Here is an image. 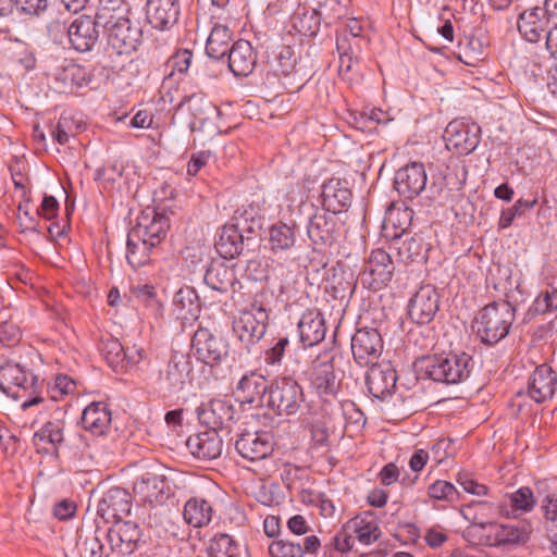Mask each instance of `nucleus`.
<instances>
[{
	"mask_svg": "<svg viewBox=\"0 0 557 557\" xmlns=\"http://www.w3.org/2000/svg\"><path fill=\"white\" fill-rule=\"evenodd\" d=\"M543 9L535 7L523 11L518 18V30L530 42H537L546 34L548 20Z\"/></svg>",
	"mask_w": 557,
	"mask_h": 557,
	"instance_id": "obj_40",
	"label": "nucleus"
},
{
	"mask_svg": "<svg viewBox=\"0 0 557 557\" xmlns=\"http://www.w3.org/2000/svg\"><path fill=\"white\" fill-rule=\"evenodd\" d=\"M75 382L65 374H60L54 380V385L51 388V397L58 399L64 395H69L75 391Z\"/></svg>",
	"mask_w": 557,
	"mask_h": 557,
	"instance_id": "obj_62",
	"label": "nucleus"
},
{
	"mask_svg": "<svg viewBox=\"0 0 557 557\" xmlns=\"http://www.w3.org/2000/svg\"><path fill=\"white\" fill-rule=\"evenodd\" d=\"M191 351L198 361L213 367L227 358L228 345L210 330L199 327L191 338Z\"/></svg>",
	"mask_w": 557,
	"mask_h": 557,
	"instance_id": "obj_9",
	"label": "nucleus"
},
{
	"mask_svg": "<svg viewBox=\"0 0 557 557\" xmlns=\"http://www.w3.org/2000/svg\"><path fill=\"white\" fill-rule=\"evenodd\" d=\"M515 320V308L508 301H493L481 309L473 329L481 343L495 345L509 334Z\"/></svg>",
	"mask_w": 557,
	"mask_h": 557,
	"instance_id": "obj_2",
	"label": "nucleus"
},
{
	"mask_svg": "<svg viewBox=\"0 0 557 557\" xmlns=\"http://www.w3.org/2000/svg\"><path fill=\"white\" fill-rule=\"evenodd\" d=\"M366 385L370 395L380 400L389 397L396 387L397 376L395 370L387 362L368 366Z\"/></svg>",
	"mask_w": 557,
	"mask_h": 557,
	"instance_id": "obj_25",
	"label": "nucleus"
},
{
	"mask_svg": "<svg viewBox=\"0 0 557 557\" xmlns=\"http://www.w3.org/2000/svg\"><path fill=\"white\" fill-rule=\"evenodd\" d=\"M305 400L302 387L290 376L275 380L269 389L265 407L274 410L278 416L295 414Z\"/></svg>",
	"mask_w": 557,
	"mask_h": 557,
	"instance_id": "obj_6",
	"label": "nucleus"
},
{
	"mask_svg": "<svg viewBox=\"0 0 557 557\" xmlns=\"http://www.w3.org/2000/svg\"><path fill=\"white\" fill-rule=\"evenodd\" d=\"M193 363L187 354L175 351L158 376V386L169 394H176L184 389L190 381Z\"/></svg>",
	"mask_w": 557,
	"mask_h": 557,
	"instance_id": "obj_11",
	"label": "nucleus"
},
{
	"mask_svg": "<svg viewBox=\"0 0 557 557\" xmlns=\"http://www.w3.org/2000/svg\"><path fill=\"white\" fill-rule=\"evenodd\" d=\"M273 436L265 431L242 430L235 440V449L245 459L258 461L273 451Z\"/></svg>",
	"mask_w": 557,
	"mask_h": 557,
	"instance_id": "obj_14",
	"label": "nucleus"
},
{
	"mask_svg": "<svg viewBox=\"0 0 557 557\" xmlns=\"http://www.w3.org/2000/svg\"><path fill=\"white\" fill-rule=\"evenodd\" d=\"M463 517L471 521L469 533L480 531L481 523H494L496 517H503L502 502L478 500L472 502L462 509Z\"/></svg>",
	"mask_w": 557,
	"mask_h": 557,
	"instance_id": "obj_32",
	"label": "nucleus"
},
{
	"mask_svg": "<svg viewBox=\"0 0 557 557\" xmlns=\"http://www.w3.org/2000/svg\"><path fill=\"white\" fill-rule=\"evenodd\" d=\"M322 208L333 213H339L347 209L351 202V191L346 182L332 178L322 185L321 190Z\"/></svg>",
	"mask_w": 557,
	"mask_h": 557,
	"instance_id": "obj_34",
	"label": "nucleus"
},
{
	"mask_svg": "<svg viewBox=\"0 0 557 557\" xmlns=\"http://www.w3.org/2000/svg\"><path fill=\"white\" fill-rule=\"evenodd\" d=\"M213 513V505L209 495L190 497L186 500L183 508L184 521L193 528H203L208 525L212 520Z\"/></svg>",
	"mask_w": 557,
	"mask_h": 557,
	"instance_id": "obj_38",
	"label": "nucleus"
},
{
	"mask_svg": "<svg viewBox=\"0 0 557 557\" xmlns=\"http://www.w3.org/2000/svg\"><path fill=\"white\" fill-rule=\"evenodd\" d=\"M440 309V295L433 285L421 286L409 299L408 314L412 322L424 325L435 318Z\"/></svg>",
	"mask_w": 557,
	"mask_h": 557,
	"instance_id": "obj_16",
	"label": "nucleus"
},
{
	"mask_svg": "<svg viewBox=\"0 0 557 557\" xmlns=\"http://www.w3.org/2000/svg\"><path fill=\"white\" fill-rule=\"evenodd\" d=\"M181 8L180 0H147L146 20L154 29L170 30L180 20Z\"/></svg>",
	"mask_w": 557,
	"mask_h": 557,
	"instance_id": "obj_21",
	"label": "nucleus"
},
{
	"mask_svg": "<svg viewBox=\"0 0 557 557\" xmlns=\"http://www.w3.org/2000/svg\"><path fill=\"white\" fill-rule=\"evenodd\" d=\"M111 411L103 401L89 404L82 413L83 428L95 436L103 435L111 424Z\"/></svg>",
	"mask_w": 557,
	"mask_h": 557,
	"instance_id": "obj_39",
	"label": "nucleus"
},
{
	"mask_svg": "<svg viewBox=\"0 0 557 557\" xmlns=\"http://www.w3.org/2000/svg\"><path fill=\"white\" fill-rule=\"evenodd\" d=\"M473 367L472 357L466 352L434 354L423 360V371L430 380L446 385L466 381Z\"/></svg>",
	"mask_w": 557,
	"mask_h": 557,
	"instance_id": "obj_3",
	"label": "nucleus"
},
{
	"mask_svg": "<svg viewBox=\"0 0 557 557\" xmlns=\"http://www.w3.org/2000/svg\"><path fill=\"white\" fill-rule=\"evenodd\" d=\"M65 424L62 420L47 421L35 432L33 443L39 446L42 443L49 444L53 450H58L64 443Z\"/></svg>",
	"mask_w": 557,
	"mask_h": 557,
	"instance_id": "obj_47",
	"label": "nucleus"
},
{
	"mask_svg": "<svg viewBox=\"0 0 557 557\" xmlns=\"http://www.w3.org/2000/svg\"><path fill=\"white\" fill-rule=\"evenodd\" d=\"M482 543L490 547H509L524 543L528 532L524 528L510 523H479Z\"/></svg>",
	"mask_w": 557,
	"mask_h": 557,
	"instance_id": "obj_15",
	"label": "nucleus"
},
{
	"mask_svg": "<svg viewBox=\"0 0 557 557\" xmlns=\"http://www.w3.org/2000/svg\"><path fill=\"white\" fill-rule=\"evenodd\" d=\"M382 350L383 341L375 329H359L351 338V352L354 359L361 367L377 363Z\"/></svg>",
	"mask_w": 557,
	"mask_h": 557,
	"instance_id": "obj_13",
	"label": "nucleus"
},
{
	"mask_svg": "<svg viewBox=\"0 0 557 557\" xmlns=\"http://www.w3.org/2000/svg\"><path fill=\"white\" fill-rule=\"evenodd\" d=\"M186 446L190 454L198 459L213 460L221 456L223 450V441L215 430L193 434L186 441Z\"/></svg>",
	"mask_w": 557,
	"mask_h": 557,
	"instance_id": "obj_30",
	"label": "nucleus"
},
{
	"mask_svg": "<svg viewBox=\"0 0 557 557\" xmlns=\"http://www.w3.org/2000/svg\"><path fill=\"white\" fill-rule=\"evenodd\" d=\"M231 223L247 234V240L250 239L252 234H256L261 228V219L257 208L252 205L237 208Z\"/></svg>",
	"mask_w": 557,
	"mask_h": 557,
	"instance_id": "obj_49",
	"label": "nucleus"
},
{
	"mask_svg": "<svg viewBox=\"0 0 557 557\" xmlns=\"http://www.w3.org/2000/svg\"><path fill=\"white\" fill-rule=\"evenodd\" d=\"M500 502L503 506V517L508 519L529 513L536 505L532 490L527 486H522L510 494H506Z\"/></svg>",
	"mask_w": 557,
	"mask_h": 557,
	"instance_id": "obj_42",
	"label": "nucleus"
},
{
	"mask_svg": "<svg viewBox=\"0 0 557 557\" xmlns=\"http://www.w3.org/2000/svg\"><path fill=\"white\" fill-rule=\"evenodd\" d=\"M270 386L267 379L258 372H249L240 377L235 394L242 404L264 407Z\"/></svg>",
	"mask_w": 557,
	"mask_h": 557,
	"instance_id": "obj_27",
	"label": "nucleus"
},
{
	"mask_svg": "<svg viewBox=\"0 0 557 557\" xmlns=\"http://www.w3.org/2000/svg\"><path fill=\"white\" fill-rule=\"evenodd\" d=\"M211 557H239V546L228 534H216L210 545Z\"/></svg>",
	"mask_w": 557,
	"mask_h": 557,
	"instance_id": "obj_53",
	"label": "nucleus"
},
{
	"mask_svg": "<svg viewBox=\"0 0 557 557\" xmlns=\"http://www.w3.org/2000/svg\"><path fill=\"white\" fill-rule=\"evenodd\" d=\"M170 227L169 218L156 211H146L127 234L126 259L133 268L148 264L158 251Z\"/></svg>",
	"mask_w": 557,
	"mask_h": 557,
	"instance_id": "obj_1",
	"label": "nucleus"
},
{
	"mask_svg": "<svg viewBox=\"0 0 557 557\" xmlns=\"http://www.w3.org/2000/svg\"><path fill=\"white\" fill-rule=\"evenodd\" d=\"M69 28L70 24L60 18L52 20L47 25V32L50 39L62 45L64 41H69Z\"/></svg>",
	"mask_w": 557,
	"mask_h": 557,
	"instance_id": "obj_60",
	"label": "nucleus"
},
{
	"mask_svg": "<svg viewBox=\"0 0 557 557\" xmlns=\"http://www.w3.org/2000/svg\"><path fill=\"white\" fill-rule=\"evenodd\" d=\"M177 109L189 114L188 127L191 132H202L216 111L212 102L201 94L184 97Z\"/></svg>",
	"mask_w": 557,
	"mask_h": 557,
	"instance_id": "obj_26",
	"label": "nucleus"
},
{
	"mask_svg": "<svg viewBox=\"0 0 557 557\" xmlns=\"http://www.w3.org/2000/svg\"><path fill=\"white\" fill-rule=\"evenodd\" d=\"M173 307L177 318L185 321L195 320L200 313L198 297L190 287H182L175 293Z\"/></svg>",
	"mask_w": 557,
	"mask_h": 557,
	"instance_id": "obj_45",
	"label": "nucleus"
},
{
	"mask_svg": "<svg viewBox=\"0 0 557 557\" xmlns=\"http://www.w3.org/2000/svg\"><path fill=\"white\" fill-rule=\"evenodd\" d=\"M481 127L476 123L463 120H454L448 123L444 132V140L448 150L468 156L480 144Z\"/></svg>",
	"mask_w": 557,
	"mask_h": 557,
	"instance_id": "obj_12",
	"label": "nucleus"
},
{
	"mask_svg": "<svg viewBox=\"0 0 557 557\" xmlns=\"http://www.w3.org/2000/svg\"><path fill=\"white\" fill-rule=\"evenodd\" d=\"M232 33L227 26L215 25L206 44V52L213 60H221L230 53Z\"/></svg>",
	"mask_w": 557,
	"mask_h": 557,
	"instance_id": "obj_46",
	"label": "nucleus"
},
{
	"mask_svg": "<svg viewBox=\"0 0 557 557\" xmlns=\"http://www.w3.org/2000/svg\"><path fill=\"white\" fill-rule=\"evenodd\" d=\"M196 413L201 424L218 431V429H224L230 425L236 409L227 399H211L198 406Z\"/></svg>",
	"mask_w": 557,
	"mask_h": 557,
	"instance_id": "obj_22",
	"label": "nucleus"
},
{
	"mask_svg": "<svg viewBox=\"0 0 557 557\" xmlns=\"http://www.w3.org/2000/svg\"><path fill=\"white\" fill-rule=\"evenodd\" d=\"M428 175L420 162H410L400 168L394 177V187L405 199L418 197L426 187Z\"/></svg>",
	"mask_w": 557,
	"mask_h": 557,
	"instance_id": "obj_17",
	"label": "nucleus"
},
{
	"mask_svg": "<svg viewBox=\"0 0 557 557\" xmlns=\"http://www.w3.org/2000/svg\"><path fill=\"white\" fill-rule=\"evenodd\" d=\"M429 496L437 500L453 502L457 498L458 491L451 483L437 480L429 486Z\"/></svg>",
	"mask_w": 557,
	"mask_h": 557,
	"instance_id": "obj_59",
	"label": "nucleus"
},
{
	"mask_svg": "<svg viewBox=\"0 0 557 557\" xmlns=\"http://www.w3.org/2000/svg\"><path fill=\"white\" fill-rule=\"evenodd\" d=\"M276 73L285 78H289L290 75L296 73L297 58L294 54L293 49L289 46L283 47L280 51L277 59Z\"/></svg>",
	"mask_w": 557,
	"mask_h": 557,
	"instance_id": "obj_58",
	"label": "nucleus"
},
{
	"mask_svg": "<svg viewBox=\"0 0 557 557\" xmlns=\"http://www.w3.org/2000/svg\"><path fill=\"white\" fill-rule=\"evenodd\" d=\"M101 351L109 366L115 371L124 369L125 347L116 338H108L103 342Z\"/></svg>",
	"mask_w": 557,
	"mask_h": 557,
	"instance_id": "obj_54",
	"label": "nucleus"
},
{
	"mask_svg": "<svg viewBox=\"0 0 557 557\" xmlns=\"http://www.w3.org/2000/svg\"><path fill=\"white\" fill-rule=\"evenodd\" d=\"M247 234L235 227L232 223L225 224L215 243L218 253L224 259H234L244 249Z\"/></svg>",
	"mask_w": 557,
	"mask_h": 557,
	"instance_id": "obj_43",
	"label": "nucleus"
},
{
	"mask_svg": "<svg viewBox=\"0 0 557 557\" xmlns=\"http://www.w3.org/2000/svg\"><path fill=\"white\" fill-rule=\"evenodd\" d=\"M99 37V23L90 15L82 14L70 23L69 44L78 52L91 51Z\"/></svg>",
	"mask_w": 557,
	"mask_h": 557,
	"instance_id": "obj_18",
	"label": "nucleus"
},
{
	"mask_svg": "<svg viewBox=\"0 0 557 557\" xmlns=\"http://www.w3.org/2000/svg\"><path fill=\"white\" fill-rule=\"evenodd\" d=\"M366 25L367 24L364 22H361L358 18H348L345 24L343 34H346L351 39L359 38V40L362 41L363 45H368L369 39L364 30Z\"/></svg>",
	"mask_w": 557,
	"mask_h": 557,
	"instance_id": "obj_61",
	"label": "nucleus"
},
{
	"mask_svg": "<svg viewBox=\"0 0 557 557\" xmlns=\"http://www.w3.org/2000/svg\"><path fill=\"white\" fill-rule=\"evenodd\" d=\"M297 226L287 223H276L269 232L270 249L274 252L288 251L296 244L295 228Z\"/></svg>",
	"mask_w": 557,
	"mask_h": 557,
	"instance_id": "obj_48",
	"label": "nucleus"
},
{
	"mask_svg": "<svg viewBox=\"0 0 557 557\" xmlns=\"http://www.w3.org/2000/svg\"><path fill=\"white\" fill-rule=\"evenodd\" d=\"M211 156V151L209 150L194 152L187 164V174L189 176H196L200 170L207 165Z\"/></svg>",
	"mask_w": 557,
	"mask_h": 557,
	"instance_id": "obj_63",
	"label": "nucleus"
},
{
	"mask_svg": "<svg viewBox=\"0 0 557 557\" xmlns=\"http://www.w3.org/2000/svg\"><path fill=\"white\" fill-rule=\"evenodd\" d=\"M166 482L157 474L145 473L134 483V493L140 502L156 507L168 499Z\"/></svg>",
	"mask_w": 557,
	"mask_h": 557,
	"instance_id": "obj_29",
	"label": "nucleus"
},
{
	"mask_svg": "<svg viewBox=\"0 0 557 557\" xmlns=\"http://www.w3.org/2000/svg\"><path fill=\"white\" fill-rule=\"evenodd\" d=\"M132 496L122 487L107 491L98 503V515L107 522H116L131 513Z\"/></svg>",
	"mask_w": 557,
	"mask_h": 557,
	"instance_id": "obj_23",
	"label": "nucleus"
},
{
	"mask_svg": "<svg viewBox=\"0 0 557 557\" xmlns=\"http://www.w3.org/2000/svg\"><path fill=\"white\" fill-rule=\"evenodd\" d=\"M314 207L304 193L292 190L280 205V213L289 224L297 226L298 222H305L314 212Z\"/></svg>",
	"mask_w": 557,
	"mask_h": 557,
	"instance_id": "obj_35",
	"label": "nucleus"
},
{
	"mask_svg": "<svg viewBox=\"0 0 557 557\" xmlns=\"http://www.w3.org/2000/svg\"><path fill=\"white\" fill-rule=\"evenodd\" d=\"M537 203L536 199H518L512 207L503 209L498 220V228L506 230L510 227L517 218L522 216L527 210H531Z\"/></svg>",
	"mask_w": 557,
	"mask_h": 557,
	"instance_id": "obj_52",
	"label": "nucleus"
},
{
	"mask_svg": "<svg viewBox=\"0 0 557 557\" xmlns=\"http://www.w3.org/2000/svg\"><path fill=\"white\" fill-rule=\"evenodd\" d=\"M268 549L271 557H302L300 542L278 539L273 541Z\"/></svg>",
	"mask_w": 557,
	"mask_h": 557,
	"instance_id": "obj_56",
	"label": "nucleus"
},
{
	"mask_svg": "<svg viewBox=\"0 0 557 557\" xmlns=\"http://www.w3.org/2000/svg\"><path fill=\"white\" fill-rule=\"evenodd\" d=\"M289 345L287 336H280L276 342L264 351L263 362L268 367L277 368L281 366L285 350Z\"/></svg>",
	"mask_w": 557,
	"mask_h": 557,
	"instance_id": "obj_57",
	"label": "nucleus"
},
{
	"mask_svg": "<svg viewBox=\"0 0 557 557\" xmlns=\"http://www.w3.org/2000/svg\"><path fill=\"white\" fill-rule=\"evenodd\" d=\"M193 60V52L188 49L176 51L165 63V72L169 77L176 74L184 75L187 73Z\"/></svg>",
	"mask_w": 557,
	"mask_h": 557,
	"instance_id": "obj_55",
	"label": "nucleus"
},
{
	"mask_svg": "<svg viewBox=\"0 0 557 557\" xmlns=\"http://www.w3.org/2000/svg\"><path fill=\"white\" fill-rule=\"evenodd\" d=\"M411 221V211L407 208L404 210L393 209L389 211L386 223H392L395 227H399L400 232L391 235L392 246L397 251L400 261L419 262L426 259V249L421 237L405 236L404 232Z\"/></svg>",
	"mask_w": 557,
	"mask_h": 557,
	"instance_id": "obj_4",
	"label": "nucleus"
},
{
	"mask_svg": "<svg viewBox=\"0 0 557 557\" xmlns=\"http://www.w3.org/2000/svg\"><path fill=\"white\" fill-rule=\"evenodd\" d=\"M107 540L111 550H116L121 555H129L140 542L141 531L137 523L122 519L113 522V525L109 528Z\"/></svg>",
	"mask_w": 557,
	"mask_h": 557,
	"instance_id": "obj_24",
	"label": "nucleus"
},
{
	"mask_svg": "<svg viewBox=\"0 0 557 557\" xmlns=\"http://www.w3.org/2000/svg\"><path fill=\"white\" fill-rule=\"evenodd\" d=\"M128 14L129 5L125 0H99L95 18L106 29L127 18Z\"/></svg>",
	"mask_w": 557,
	"mask_h": 557,
	"instance_id": "obj_44",
	"label": "nucleus"
},
{
	"mask_svg": "<svg viewBox=\"0 0 557 557\" xmlns=\"http://www.w3.org/2000/svg\"><path fill=\"white\" fill-rule=\"evenodd\" d=\"M109 47L119 55L134 52L141 39V29L133 26L129 17L106 28Z\"/></svg>",
	"mask_w": 557,
	"mask_h": 557,
	"instance_id": "obj_19",
	"label": "nucleus"
},
{
	"mask_svg": "<svg viewBox=\"0 0 557 557\" xmlns=\"http://www.w3.org/2000/svg\"><path fill=\"white\" fill-rule=\"evenodd\" d=\"M66 557H108L104 545L97 533L79 535L75 547Z\"/></svg>",
	"mask_w": 557,
	"mask_h": 557,
	"instance_id": "obj_50",
	"label": "nucleus"
},
{
	"mask_svg": "<svg viewBox=\"0 0 557 557\" xmlns=\"http://www.w3.org/2000/svg\"><path fill=\"white\" fill-rule=\"evenodd\" d=\"M297 326L299 339L305 347L318 345L326 334L324 317L315 309L306 310Z\"/></svg>",
	"mask_w": 557,
	"mask_h": 557,
	"instance_id": "obj_31",
	"label": "nucleus"
},
{
	"mask_svg": "<svg viewBox=\"0 0 557 557\" xmlns=\"http://www.w3.org/2000/svg\"><path fill=\"white\" fill-rule=\"evenodd\" d=\"M336 46L339 52V71L344 67L345 59L348 61L346 70L350 71L354 59L357 58V54L360 53L368 45H363L359 38L351 39L346 34H341L337 37Z\"/></svg>",
	"mask_w": 557,
	"mask_h": 557,
	"instance_id": "obj_51",
	"label": "nucleus"
},
{
	"mask_svg": "<svg viewBox=\"0 0 557 557\" xmlns=\"http://www.w3.org/2000/svg\"><path fill=\"white\" fill-rule=\"evenodd\" d=\"M38 385V377L26 364L8 361L0 367V391L18 400L26 394H33Z\"/></svg>",
	"mask_w": 557,
	"mask_h": 557,
	"instance_id": "obj_7",
	"label": "nucleus"
},
{
	"mask_svg": "<svg viewBox=\"0 0 557 557\" xmlns=\"http://www.w3.org/2000/svg\"><path fill=\"white\" fill-rule=\"evenodd\" d=\"M336 213L314 207L305 221L307 236L315 247L332 246L339 235Z\"/></svg>",
	"mask_w": 557,
	"mask_h": 557,
	"instance_id": "obj_10",
	"label": "nucleus"
},
{
	"mask_svg": "<svg viewBox=\"0 0 557 557\" xmlns=\"http://www.w3.org/2000/svg\"><path fill=\"white\" fill-rule=\"evenodd\" d=\"M203 281L212 290L221 295H230L235 292L238 284L235 271L224 263H212L205 273Z\"/></svg>",
	"mask_w": 557,
	"mask_h": 557,
	"instance_id": "obj_41",
	"label": "nucleus"
},
{
	"mask_svg": "<svg viewBox=\"0 0 557 557\" xmlns=\"http://www.w3.org/2000/svg\"><path fill=\"white\" fill-rule=\"evenodd\" d=\"M333 360V355L325 351L312 361L309 372L310 387L321 398L336 396L341 387L342 380L334 368Z\"/></svg>",
	"mask_w": 557,
	"mask_h": 557,
	"instance_id": "obj_8",
	"label": "nucleus"
},
{
	"mask_svg": "<svg viewBox=\"0 0 557 557\" xmlns=\"http://www.w3.org/2000/svg\"><path fill=\"white\" fill-rule=\"evenodd\" d=\"M557 387V374L547 364L535 368L528 382V395L535 403L541 404L550 399Z\"/></svg>",
	"mask_w": 557,
	"mask_h": 557,
	"instance_id": "obj_28",
	"label": "nucleus"
},
{
	"mask_svg": "<svg viewBox=\"0 0 557 557\" xmlns=\"http://www.w3.org/2000/svg\"><path fill=\"white\" fill-rule=\"evenodd\" d=\"M53 76L57 87L62 92H74L87 86L90 82V75L87 70L73 62L57 67Z\"/></svg>",
	"mask_w": 557,
	"mask_h": 557,
	"instance_id": "obj_37",
	"label": "nucleus"
},
{
	"mask_svg": "<svg viewBox=\"0 0 557 557\" xmlns=\"http://www.w3.org/2000/svg\"><path fill=\"white\" fill-rule=\"evenodd\" d=\"M541 508L547 520L557 522V494L546 495L542 500Z\"/></svg>",
	"mask_w": 557,
	"mask_h": 557,
	"instance_id": "obj_64",
	"label": "nucleus"
},
{
	"mask_svg": "<svg viewBox=\"0 0 557 557\" xmlns=\"http://www.w3.org/2000/svg\"><path fill=\"white\" fill-rule=\"evenodd\" d=\"M358 542L362 545H371L376 542L381 535L380 522L373 511H364L350 519L346 525Z\"/></svg>",
	"mask_w": 557,
	"mask_h": 557,
	"instance_id": "obj_33",
	"label": "nucleus"
},
{
	"mask_svg": "<svg viewBox=\"0 0 557 557\" xmlns=\"http://www.w3.org/2000/svg\"><path fill=\"white\" fill-rule=\"evenodd\" d=\"M269 324L268 310L258 302L240 311L233 321V332L249 351L265 335Z\"/></svg>",
	"mask_w": 557,
	"mask_h": 557,
	"instance_id": "obj_5",
	"label": "nucleus"
},
{
	"mask_svg": "<svg viewBox=\"0 0 557 557\" xmlns=\"http://www.w3.org/2000/svg\"><path fill=\"white\" fill-rule=\"evenodd\" d=\"M227 62L230 71L235 76H248L252 73L257 57L251 44L247 40H238L231 47L227 54Z\"/></svg>",
	"mask_w": 557,
	"mask_h": 557,
	"instance_id": "obj_36",
	"label": "nucleus"
},
{
	"mask_svg": "<svg viewBox=\"0 0 557 557\" xmlns=\"http://www.w3.org/2000/svg\"><path fill=\"white\" fill-rule=\"evenodd\" d=\"M395 271L391 256L383 249L371 252L362 273V280L373 289L386 286Z\"/></svg>",
	"mask_w": 557,
	"mask_h": 557,
	"instance_id": "obj_20",
	"label": "nucleus"
}]
</instances>
